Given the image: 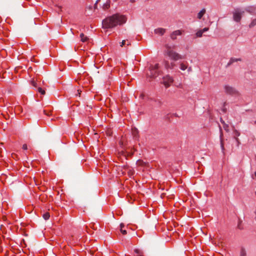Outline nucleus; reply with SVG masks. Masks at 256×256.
<instances>
[{
	"mask_svg": "<svg viewBox=\"0 0 256 256\" xmlns=\"http://www.w3.org/2000/svg\"><path fill=\"white\" fill-rule=\"evenodd\" d=\"M126 18L124 16L118 14H113L104 19L102 22L104 28H112L119 25H122L126 23Z\"/></svg>",
	"mask_w": 256,
	"mask_h": 256,
	"instance_id": "obj_1",
	"label": "nucleus"
},
{
	"mask_svg": "<svg viewBox=\"0 0 256 256\" xmlns=\"http://www.w3.org/2000/svg\"><path fill=\"white\" fill-rule=\"evenodd\" d=\"M164 46L166 48L164 54L168 56L170 59L178 60L182 58V56L180 54L172 50V48H174V46H171L168 44H166Z\"/></svg>",
	"mask_w": 256,
	"mask_h": 256,
	"instance_id": "obj_2",
	"label": "nucleus"
},
{
	"mask_svg": "<svg viewBox=\"0 0 256 256\" xmlns=\"http://www.w3.org/2000/svg\"><path fill=\"white\" fill-rule=\"evenodd\" d=\"M224 92L232 96L238 94V92L234 87L228 84H224L223 86Z\"/></svg>",
	"mask_w": 256,
	"mask_h": 256,
	"instance_id": "obj_3",
	"label": "nucleus"
},
{
	"mask_svg": "<svg viewBox=\"0 0 256 256\" xmlns=\"http://www.w3.org/2000/svg\"><path fill=\"white\" fill-rule=\"evenodd\" d=\"M159 68L158 64H156L154 66H151L150 68V73L147 74L152 78L156 77L158 75V68Z\"/></svg>",
	"mask_w": 256,
	"mask_h": 256,
	"instance_id": "obj_4",
	"label": "nucleus"
},
{
	"mask_svg": "<svg viewBox=\"0 0 256 256\" xmlns=\"http://www.w3.org/2000/svg\"><path fill=\"white\" fill-rule=\"evenodd\" d=\"M244 12V11H242L238 9L235 10L233 12V20L236 22H240Z\"/></svg>",
	"mask_w": 256,
	"mask_h": 256,
	"instance_id": "obj_5",
	"label": "nucleus"
},
{
	"mask_svg": "<svg viewBox=\"0 0 256 256\" xmlns=\"http://www.w3.org/2000/svg\"><path fill=\"white\" fill-rule=\"evenodd\" d=\"M179 68H180L182 70L184 71L186 70H187L188 73L189 74L192 71V68L191 66H188V64L186 62H180L179 63Z\"/></svg>",
	"mask_w": 256,
	"mask_h": 256,
	"instance_id": "obj_6",
	"label": "nucleus"
},
{
	"mask_svg": "<svg viewBox=\"0 0 256 256\" xmlns=\"http://www.w3.org/2000/svg\"><path fill=\"white\" fill-rule=\"evenodd\" d=\"M174 80L172 77L168 75L163 78L162 83L166 88L169 87L173 82Z\"/></svg>",
	"mask_w": 256,
	"mask_h": 256,
	"instance_id": "obj_7",
	"label": "nucleus"
},
{
	"mask_svg": "<svg viewBox=\"0 0 256 256\" xmlns=\"http://www.w3.org/2000/svg\"><path fill=\"white\" fill-rule=\"evenodd\" d=\"M182 34V31L180 30H176L172 32L170 34V38L172 40L176 39V37L178 36H180Z\"/></svg>",
	"mask_w": 256,
	"mask_h": 256,
	"instance_id": "obj_8",
	"label": "nucleus"
},
{
	"mask_svg": "<svg viewBox=\"0 0 256 256\" xmlns=\"http://www.w3.org/2000/svg\"><path fill=\"white\" fill-rule=\"evenodd\" d=\"M166 32V30L163 28H158L154 30V32L156 34L162 36Z\"/></svg>",
	"mask_w": 256,
	"mask_h": 256,
	"instance_id": "obj_9",
	"label": "nucleus"
},
{
	"mask_svg": "<svg viewBox=\"0 0 256 256\" xmlns=\"http://www.w3.org/2000/svg\"><path fill=\"white\" fill-rule=\"evenodd\" d=\"M164 66L166 69H172L175 64L174 62L169 63L168 61H164Z\"/></svg>",
	"mask_w": 256,
	"mask_h": 256,
	"instance_id": "obj_10",
	"label": "nucleus"
},
{
	"mask_svg": "<svg viewBox=\"0 0 256 256\" xmlns=\"http://www.w3.org/2000/svg\"><path fill=\"white\" fill-rule=\"evenodd\" d=\"M240 61H242V59L240 58H232L230 59L229 62L228 63L227 66H230L234 62H240Z\"/></svg>",
	"mask_w": 256,
	"mask_h": 256,
	"instance_id": "obj_11",
	"label": "nucleus"
},
{
	"mask_svg": "<svg viewBox=\"0 0 256 256\" xmlns=\"http://www.w3.org/2000/svg\"><path fill=\"white\" fill-rule=\"evenodd\" d=\"M206 12V10L204 8H202L200 12L198 14L197 18L198 19L200 20L202 18Z\"/></svg>",
	"mask_w": 256,
	"mask_h": 256,
	"instance_id": "obj_12",
	"label": "nucleus"
},
{
	"mask_svg": "<svg viewBox=\"0 0 256 256\" xmlns=\"http://www.w3.org/2000/svg\"><path fill=\"white\" fill-rule=\"evenodd\" d=\"M256 10V8L254 6H248L246 8V10L247 12H249L250 14L254 13Z\"/></svg>",
	"mask_w": 256,
	"mask_h": 256,
	"instance_id": "obj_13",
	"label": "nucleus"
},
{
	"mask_svg": "<svg viewBox=\"0 0 256 256\" xmlns=\"http://www.w3.org/2000/svg\"><path fill=\"white\" fill-rule=\"evenodd\" d=\"M80 40L83 42H86L88 40V36H85L83 33L80 34Z\"/></svg>",
	"mask_w": 256,
	"mask_h": 256,
	"instance_id": "obj_14",
	"label": "nucleus"
},
{
	"mask_svg": "<svg viewBox=\"0 0 256 256\" xmlns=\"http://www.w3.org/2000/svg\"><path fill=\"white\" fill-rule=\"evenodd\" d=\"M255 26H256V18H253L250 23L249 24L248 26L250 28H252L254 27Z\"/></svg>",
	"mask_w": 256,
	"mask_h": 256,
	"instance_id": "obj_15",
	"label": "nucleus"
},
{
	"mask_svg": "<svg viewBox=\"0 0 256 256\" xmlns=\"http://www.w3.org/2000/svg\"><path fill=\"white\" fill-rule=\"evenodd\" d=\"M220 122H222V123L224 124V129L226 131V132H228L229 130H228V125L225 124L224 122V120H222V119L220 120Z\"/></svg>",
	"mask_w": 256,
	"mask_h": 256,
	"instance_id": "obj_16",
	"label": "nucleus"
},
{
	"mask_svg": "<svg viewBox=\"0 0 256 256\" xmlns=\"http://www.w3.org/2000/svg\"><path fill=\"white\" fill-rule=\"evenodd\" d=\"M132 135L134 136H136L137 134H138V130L136 128H132Z\"/></svg>",
	"mask_w": 256,
	"mask_h": 256,
	"instance_id": "obj_17",
	"label": "nucleus"
},
{
	"mask_svg": "<svg viewBox=\"0 0 256 256\" xmlns=\"http://www.w3.org/2000/svg\"><path fill=\"white\" fill-rule=\"evenodd\" d=\"M50 215L48 212H46L43 214L42 217L45 220H48L50 218Z\"/></svg>",
	"mask_w": 256,
	"mask_h": 256,
	"instance_id": "obj_18",
	"label": "nucleus"
},
{
	"mask_svg": "<svg viewBox=\"0 0 256 256\" xmlns=\"http://www.w3.org/2000/svg\"><path fill=\"white\" fill-rule=\"evenodd\" d=\"M246 251L244 248H242L240 250V256H246Z\"/></svg>",
	"mask_w": 256,
	"mask_h": 256,
	"instance_id": "obj_19",
	"label": "nucleus"
},
{
	"mask_svg": "<svg viewBox=\"0 0 256 256\" xmlns=\"http://www.w3.org/2000/svg\"><path fill=\"white\" fill-rule=\"evenodd\" d=\"M202 32L200 30H199L196 33V36L197 37H202Z\"/></svg>",
	"mask_w": 256,
	"mask_h": 256,
	"instance_id": "obj_20",
	"label": "nucleus"
},
{
	"mask_svg": "<svg viewBox=\"0 0 256 256\" xmlns=\"http://www.w3.org/2000/svg\"><path fill=\"white\" fill-rule=\"evenodd\" d=\"M234 136H236V137H238L240 136V132L236 130H234Z\"/></svg>",
	"mask_w": 256,
	"mask_h": 256,
	"instance_id": "obj_21",
	"label": "nucleus"
},
{
	"mask_svg": "<svg viewBox=\"0 0 256 256\" xmlns=\"http://www.w3.org/2000/svg\"><path fill=\"white\" fill-rule=\"evenodd\" d=\"M38 91L40 93L42 94H45L46 92L45 90H42L41 88L39 87L38 88Z\"/></svg>",
	"mask_w": 256,
	"mask_h": 256,
	"instance_id": "obj_22",
	"label": "nucleus"
},
{
	"mask_svg": "<svg viewBox=\"0 0 256 256\" xmlns=\"http://www.w3.org/2000/svg\"><path fill=\"white\" fill-rule=\"evenodd\" d=\"M234 138L235 139L236 141V142L238 145V146L239 144H240V142L238 138L236 137V136H234Z\"/></svg>",
	"mask_w": 256,
	"mask_h": 256,
	"instance_id": "obj_23",
	"label": "nucleus"
},
{
	"mask_svg": "<svg viewBox=\"0 0 256 256\" xmlns=\"http://www.w3.org/2000/svg\"><path fill=\"white\" fill-rule=\"evenodd\" d=\"M30 83L34 86L36 87V83L34 80H31Z\"/></svg>",
	"mask_w": 256,
	"mask_h": 256,
	"instance_id": "obj_24",
	"label": "nucleus"
},
{
	"mask_svg": "<svg viewBox=\"0 0 256 256\" xmlns=\"http://www.w3.org/2000/svg\"><path fill=\"white\" fill-rule=\"evenodd\" d=\"M220 146H221L222 150H224V143H223V142H222V138L220 140Z\"/></svg>",
	"mask_w": 256,
	"mask_h": 256,
	"instance_id": "obj_25",
	"label": "nucleus"
},
{
	"mask_svg": "<svg viewBox=\"0 0 256 256\" xmlns=\"http://www.w3.org/2000/svg\"><path fill=\"white\" fill-rule=\"evenodd\" d=\"M22 149L26 150L28 149V146L26 144H24L22 147Z\"/></svg>",
	"mask_w": 256,
	"mask_h": 256,
	"instance_id": "obj_26",
	"label": "nucleus"
},
{
	"mask_svg": "<svg viewBox=\"0 0 256 256\" xmlns=\"http://www.w3.org/2000/svg\"><path fill=\"white\" fill-rule=\"evenodd\" d=\"M209 30L208 28H204L202 30H201L204 33V32H207Z\"/></svg>",
	"mask_w": 256,
	"mask_h": 256,
	"instance_id": "obj_27",
	"label": "nucleus"
},
{
	"mask_svg": "<svg viewBox=\"0 0 256 256\" xmlns=\"http://www.w3.org/2000/svg\"><path fill=\"white\" fill-rule=\"evenodd\" d=\"M138 164L140 165H142L144 164V162H143L142 160H138L137 162Z\"/></svg>",
	"mask_w": 256,
	"mask_h": 256,
	"instance_id": "obj_28",
	"label": "nucleus"
},
{
	"mask_svg": "<svg viewBox=\"0 0 256 256\" xmlns=\"http://www.w3.org/2000/svg\"><path fill=\"white\" fill-rule=\"evenodd\" d=\"M126 40H123L120 44V46H123L126 44Z\"/></svg>",
	"mask_w": 256,
	"mask_h": 256,
	"instance_id": "obj_29",
	"label": "nucleus"
},
{
	"mask_svg": "<svg viewBox=\"0 0 256 256\" xmlns=\"http://www.w3.org/2000/svg\"><path fill=\"white\" fill-rule=\"evenodd\" d=\"M120 231L123 234H126L127 233L126 230H123L122 229H120Z\"/></svg>",
	"mask_w": 256,
	"mask_h": 256,
	"instance_id": "obj_30",
	"label": "nucleus"
},
{
	"mask_svg": "<svg viewBox=\"0 0 256 256\" xmlns=\"http://www.w3.org/2000/svg\"><path fill=\"white\" fill-rule=\"evenodd\" d=\"M120 229H122V228L124 227V224L122 223L120 224Z\"/></svg>",
	"mask_w": 256,
	"mask_h": 256,
	"instance_id": "obj_31",
	"label": "nucleus"
},
{
	"mask_svg": "<svg viewBox=\"0 0 256 256\" xmlns=\"http://www.w3.org/2000/svg\"><path fill=\"white\" fill-rule=\"evenodd\" d=\"M134 252H135L136 253L138 254V253H139V250H138V249H136V250H134Z\"/></svg>",
	"mask_w": 256,
	"mask_h": 256,
	"instance_id": "obj_32",
	"label": "nucleus"
},
{
	"mask_svg": "<svg viewBox=\"0 0 256 256\" xmlns=\"http://www.w3.org/2000/svg\"><path fill=\"white\" fill-rule=\"evenodd\" d=\"M252 178L256 180V172H254V176H252Z\"/></svg>",
	"mask_w": 256,
	"mask_h": 256,
	"instance_id": "obj_33",
	"label": "nucleus"
},
{
	"mask_svg": "<svg viewBox=\"0 0 256 256\" xmlns=\"http://www.w3.org/2000/svg\"><path fill=\"white\" fill-rule=\"evenodd\" d=\"M222 111L224 112H226V108H223L222 109Z\"/></svg>",
	"mask_w": 256,
	"mask_h": 256,
	"instance_id": "obj_34",
	"label": "nucleus"
},
{
	"mask_svg": "<svg viewBox=\"0 0 256 256\" xmlns=\"http://www.w3.org/2000/svg\"><path fill=\"white\" fill-rule=\"evenodd\" d=\"M12 158H14V156H16V154H12Z\"/></svg>",
	"mask_w": 256,
	"mask_h": 256,
	"instance_id": "obj_35",
	"label": "nucleus"
},
{
	"mask_svg": "<svg viewBox=\"0 0 256 256\" xmlns=\"http://www.w3.org/2000/svg\"><path fill=\"white\" fill-rule=\"evenodd\" d=\"M144 95L143 94H140V97H141L142 98H144Z\"/></svg>",
	"mask_w": 256,
	"mask_h": 256,
	"instance_id": "obj_36",
	"label": "nucleus"
},
{
	"mask_svg": "<svg viewBox=\"0 0 256 256\" xmlns=\"http://www.w3.org/2000/svg\"><path fill=\"white\" fill-rule=\"evenodd\" d=\"M96 6H97V4L96 3H95L94 4V8H96Z\"/></svg>",
	"mask_w": 256,
	"mask_h": 256,
	"instance_id": "obj_37",
	"label": "nucleus"
},
{
	"mask_svg": "<svg viewBox=\"0 0 256 256\" xmlns=\"http://www.w3.org/2000/svg\"><path fill=\"white\" fill-rule=\"evenodd\" d=\"M226 102H224V106H225V105H226Z\"/></svg>",
	"mask_w": 256,
	"mask_h": 256,
	"instance_id": "obj_38",
	"label": "nucleus"
},
{
	"mask_svg": "<svg viewBox=\"0 0 256 256\" xmlns=\"http://www.w3.org/2000/svg\"><path fill=\"white\" fill-rule=\"evenodd\" d=\"M99 0H97L96 3L98 4V2Z\"/></svg>",
	"mask_w": 256,
	"mask_h": 256,
	"instance_id": "obj_39",
	"label": "nucleus"
},
{
	"mask_svg": "<svg viewBox=\"0 0 256 256\" xmlns=\"http://www.w3.org/2000/svg\"><path fill=\"white\" fill-rule=\"evenodd\" d=\"M126 44L128 46L129 44H130L129 42H128Z\"/></svg>",
	"mask_w": 256,
	"mask_h": 256,
	"instance_id": "obj_40",
	"label": "nucleus"
},
{
	"mask_svg": "<svg viewBox=\"0 0 256 256\" xmlns=\"http://www.w3.org/2000/svg\"><path fill=\"white\" fill-rule=\"evenodd\" d=\"M109 7V6H106V8H108Z\"/></svg>",
	"mask_w": 256,
	"mask_h": 256,
	"instance_id": "obj_41",
	"label": "nucleus"
},
{
	"mask_svg": "<svg viewBox=\"0 0 256 256\" xmlns=\"http://www.w3.org/2000/svg\"><path fill=\"white\" fill-rule=\"evenodd\" d=\"M58 8H62V6H58Z\"/></svg>",
	"mask_w": 256,
	"mask_h": 256,
	"instance_id": "obj_42",
	"label": "nucleus"
},
{
	"mask_svg": "<svg viewBox=\"0 0 256 256\" xmlns=\"http://www.w3.org/2000/svg\"><path fill=\"white\" fill-rule=\"evenodd\" d=\"M44 112L46 114H47L46 113V111L45 110H44Z\"/></svg>",
	"mask_w": 256,
	"mask_h": 256,
	"instance_id": "obj_43",
	"label": "nucleus"
},
{
	"mask_svg": "<svg viewBox=\"0 0 256 256\" xmlns=\"http://www.w3.org/2000/svg\"><path fill=\"white\" fill-rule=\"evenodd\" d=\"M255 157H256V155L255 156Z\"/></svg>",
	"mask_w": 256,
	"mask_h": 256,
	"instance_id": "obj_44",
	"label": "nucleus"
},
{
	"mask_svg": "<svg viewBox=\"0 0 256 256\" xmlns=\"http://www.w3.org/2000/svg\"><path fill=\"white\" fill-rule=\"evenodd\" d=\"M255 122L256 123V122Z\"/></svg>",
	"mask_w": 256,
	"mask_h": 256,
	"instance_id": "obj_45",
	"label": "nucleus"
}]
</instances>
